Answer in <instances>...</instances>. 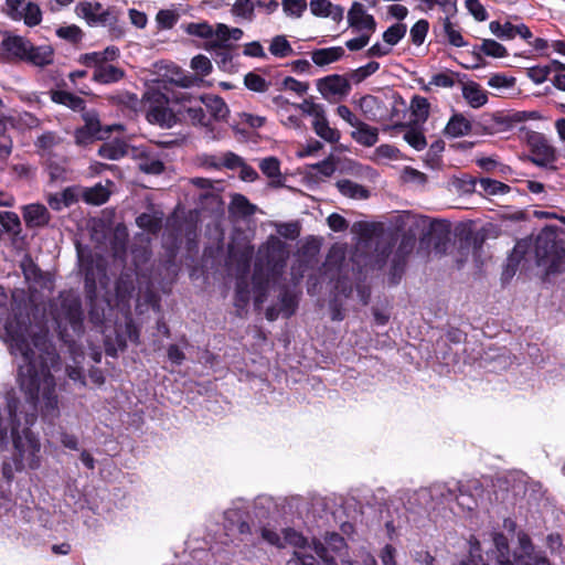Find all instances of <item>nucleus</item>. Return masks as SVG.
Instances as JSON below:
<instances>
[{
  "instance_id": "nucleus-1",
  "label": "nucleus",
  "mask_w": 565,
  "mask_h": 565,
  "mask_svg": "<svg viewBox=\"0 0 565 565\" xmlns=\"http://www.w3.org/2000/svg\"><path fill=\"white\" fill-rule=\"evenodd\" d=\"M21 390L33 402L39 404V411L44 420L54 423L61 415L60 399L56 394V382L49 371H35L26 365L19 372Z\"/></svg>"
},
{
  "instance_id": "nucleus-2",
  "label": "nucleus",
  "mask_w": 565,
  "mask_h": 565,
  "mask_svg": "<svg viewBox=\"0 0 565 565\" xmlns=\"http://www.w3.org/2000/svg\"><path fill=\"white\" fill-rule=\"evenodd\" d=\"M289 249L286 243L276 236H270L257 252L253 279L260 284L280 276L286 267Z\"/></svg>"
},
{
  "instance_id": "nucleus-3",
  "label": "nucleus",
  "mask_w": 565,
  "mask_h": 565,
  "mask_svg": "<svg viewBox=\"0 0 565 565\" xmlns=\"http://www.w3.org/2000/svg\"><path fill=\"white\" fill-rule=\"evenodd\" d=\"M182 28L186 34L205 40L204 49L210 52L230 50L233 42L239 41L244 34L239 28H230L224 23L212 25L205 21L190 22Z\"/></svg>"
},
{
  "instance_id": "nucleus-4",
  "label": "nucleus",
  "mask_w": 565,
  "mask_h": 565,
  "mask_svg": "<svg viewBox=\"0 0 565 565\" xmlns=\"http://www.w3.org/2000/svg\"><path fill=\"white\" fill-rule=\"evenodd\" d=\"M4 340L12 354H20L28 363L34 358V348L45 343V334H35L32 328L20 322L6 324Z\"/></svg>"
},
{
  "instance_id": "nucleus-5",
  "label": "nucleus",
  "mask_w": 565,
  "mask_h": 565,
  "mask_svg": "<svg viewBox=\"0 0 565 565\" xmlns=\"http://www.w3.org/2000/svg\"><path fill=\"white\" fill-rule=\"evenodd\" d=\"M75 13L90 26H107L114 39L124 35V30L117 25L118 12L114 8H104L96 1H81L75 7Z\"/></svg>"
},
{
  "instance_id": "nucleus-6",
  "label": "nucleus",
  "mask_w": 565,
  "mask_h": 565,
  "mask_svg": "<svg viewBox=\"0 0 565 565\" xmlns=\"http://www.w3.org/2000/svg\"><path fill=\"white\" fill-rule=\"evenodd\" d=\"M143 102L149 122L164 128H170L175 124V115L169 107V99L163 93L158 89H148L143 96Z\"/></svg>"
},
{
  "instance_id": "nucleus-7",
  "label": "nucleus",
  "mask_w": 565,
  "mask_h": 565,
  "mask_svg": "<svg viewBox=\"0 0 565 565\" xmlns=\"http://www.w3.org/2000/svg\"><path fill=\"white\" fill-rule=\"evenodd\" d=\"M12 436L17 450V469H36L40 466L41 444L39 439L29 429L23 430L22 435L12 430Z\"/></svg>"
},
{
  "instance_id": "nucleus-8",
  "label": "nucleus",
  "mask_w": 565,
  "mask_h": 565,
  "mask_svg": "<svg viewBox=\"0 0 565 565\" xmlns=\"http://www.w3.org/2000/svg\"><path fill=\"white\" fill-rule=\"evenodd\" d=\"M457 487L447 483H434L428 488L416 491L415 499L425 509H434L437 504L456 501Z\"/></svg>"
},
{
  "instance_id": "nucleus-9",
  "label": "nucleus",
  "mask_w": 565,
  "mask_h": 565,
  "mask_svg": "<svg viewBox=\"0 0 565 565\" xmlns=\"http://www.w3.org/2000/svg\"><path fill=\"white\" fill-rule=\"evenodd\" d=\"M282 542L284 546L289 544L299 548L287 565H316L317 558L312 554V543L307 544V540L300 533L286 529L282 531Z\"/></svg>"
},
{
  "instance_id": "nucleus-10",
  "label": "nucleus",
  "mask_w": 565,
  "mask_h": 565,
  "mask_svg": "<svg viewBox=\"0 0 565 565\" xmlns=\"http://www.w3.org/2000/svg\"><path fill=\"white\" fill-rule=\"evenodd\" d=\"M344 547V539L338 533L327 535L324 544L312 541L313 553L327 565L333 564L335 562V556L340 555Z\"/></svg>"
},
{
  "instance_id": "nucleus-11",
  "label": "nucleus",
  "mask_w": 565,
  "mask_h": 565,
  "mask_svg": "<svg viewBox=\"0 0 565 565\" xmlns=\"http://www.w3.org/2000/svg\"><path fill=\"white\" fill-rule=\"evenodd\" d=\"M348 22L352 29L369 35H372L376 29L375 19L365 11L360 2H354L350 8Z\"/></svg>"
},
{
  "instance_id": "nucleus-12",
  "label": "nucleus",
  "mask_w": 565,
  "mask_h": 565,
  "mask_svg": "<svg viewBox=\"0 0 565 565\" xmlns=\"http://www.w3.org/2000/svg\"><path fill=\"white\" fill-rule=\"evenodd\" d=\"M0 47L8 58L24 62L26 53L31 49V42L24 36L4 33Z\"/></svg>"
},
{
  "instance_id": "nucleus-13",
  "label": "nucleus",
  "mask_w": 565,
  "mask_h": 565,
  "mask_svg": "<svg viewBox=\"0 0 565 565\" xmlns=\"http://www.w3.org/2000/svg\"><path fill=\"white\" fill-rule=\"evenodd\" d=\"M85 126L81 129H77L75 132V138L77 143H83L89 137H95L97 139H104L106 135H108L114 129H121L119 125L107 126L105 130L102 129L100 122L96 115L86 114L85 115Z\"/></svg>"
},
{
  "instance_id": "nucleus-14",
  "label": "nucleus",
  "mask_w": 565,
  "mask_h": 565,
  "mask_svg": "<svg viewBox=\"0 0 565 565\" xmlns=\"http://www.w3.org/2000/svg\"><path fill=\"white\" fill-rule=\"evenodd\" d=\"M22 216L28 228H40L49 224V210L40 203L26 204L22 207Z\"/></svg>"
},
{
  "instance_id": "nucleus-15",
  "label": "nucleus",
  "mask_w": 565,
  "mask_h": 565,
  "mask_svg": "<svg viewBox=\"0 0 565 565\" xmlns=\"http://www.w3.org/2000/svg\"><path fill=\"white\" fill-rule=\"evenodd\" d=\"M131 156L138 161V168L149 174H159L163 171V162L145 148H131Z\"/></svg>"
},
{
  "instance_id": "nucleus-16",
  "label": "nucleus",
  "mask_w": 565,
  "mask_h": 565,
  "mask_svg": "<svg viewBox=\"0 0 565 565\" xmlns=\"http://www.w3.org/2000/svg\"><path fill=\"white\" fill-rule=\"evenodd\" d=\"M94 67L93 79L100 84L117 83L125 76V71L110 63L85 64Z\"/></svg>"
},
{
  "instance_id": "nucleus-17",
  "label": "nucleus",
  "mask_w": 565,
  "mask_h": 565,
  "mask_svg": "<svg viewBox=\"0 0 565 565\" xmlns=\"http://www.w3.org/2000/svg\"><path fill=\"white\" fill-rule=\"evenodd\" d=\"M531 162L539 167H547L555 161V151L541 136L534 139L530 156Z\"/></svg>"
},
{
  "instance_id": "nucleus-18",
  "label": "nucleus",
  "mask_w": 565,
  "mask_h": 565,
  "mask_svg": "<svg viewBox=\"0 0 565 565\" xmlns=\"http://www.w3.org/2000/svg\"><path fill=\"white\" fill-rule=\"evenodd\" d=\"M310 11L318 18H330L334 22H340L344 15V9L329 0H311Z\"/></svg>"
},
{
  "instance_id": "nucleus-19",
  "label": "nucleus",
  "mask_w": 565,
  "mask_h": 565,
  "mask_svg": "<svg viewBox=\"0 0 565 565\" xmlns=\"http://www.w3.org/2000/svg\"><path fill=\"white\" fill-rule=\"evenodd\" d=\"M54 61V50L51 45L44 44L35 46L31 43V49L26 53L24 62L38 67L51 65Z\"/></svg>"
},
{
  "instance_id": "nucleus-20",
  "label": "nucleus",
  "mask_w": 565,
  "mask_h": 565,
  "mask_svg": "<svg viewBox=\"0 0 565 565\" xmlns=\"http://www.w3.org/2000/svg\"><path fill=\"white\" fill-rule=\"evenodd\" d=\"M318 88L323 95H345L350 85L342 76L330 75L319 81Z\"/></svg>"
},
{
  "instance_id": "nucleus-21",
  "label": "nucleus",
  "mask_w": 565,
  "mask_h": 565,
  "mask_svg": "<svg viewBox=\"0 0 565 565\" xmlns=\"http://www.w3.org/2000/svg\"><path fill=\"white\" fill-rule=\"evenodd\" d=\"M201 104L210 114V118L215 120H225L230 114V109L225 102L216 95H204L201 97Z\"/></svg>"
},
{
  "instance_id": "nucleus-22",
  "label": "nucleus",
  "mask_w": 565,
  "mask_h": 565,
  "mask_svg": "<svg viewBox=\"0 0 565 565\" xmlns=\"http://www.w3.org/2000/svg\"><path fill=\"white\" fill-rule=\"evenodd\" d=\"M351 137L359 145L364 147H373L379 141V129L363 121H360L351 132Z\"/></svg>"
},
{
  "instance_id": "nucleus-23",
  "label": "nucleus",
  "mask_w": 565,
  "mask_h": 565,
  "mask_svg": "<svg viewBox=\"0 0 565 565\" xmlns=\"http://www.w3.org/2000/svg\"><path fill=\"white\" fill-rule=\"evenodd\" d=\"M98 154L107 160H119L125 156L131 154V149L124 140L115 139L102 145Z\"/></svg>"
},
{
  "instance_id": "nucleus-24",
  "label": "nucleus",
  "mask_w": 565,
  "mask_h": 565,
  "mask_svg": "<svg viewBox=\"0 0 565 565\" xmlns=\"http://www.w3.org/2000/svg\"><path fill=\"white\" fill-rule=\"evenodd\" d=\"M462 96L472 108H480L488 100L487 93L475 82H468L462 85Z\"/></svg>"
},
{
  "instance_id": "nucleus-25",
  "label": "nucleus",
  "mask_w": 565,
  "mask_h": 565,
  "mask_svg": "<svg viewBox=\"0 0 565 565\" xmlns=\"http://www.w3.org/2000/svg\"><path fill=\"white\" fill-rule=\"evenodd\" d=\"M312 128L315 132L327 142L335 143L341 138L340 131L329 126L326 111L321 115V117L319 116L312 120Z\"/></svg>"
},
{
  "instance_id": "nucleus-26",
  "label": "nucleus",
  "mask_w": 565,
  "mask_h": 565,
  "mask_svg": "<svg viewBox=\"0 0 565 565\" xmlns=\"http://www.w3.org/2000/svg\"><path fill=\"white\" fill-rule=\"evenodd\" d=\"M472 125L462 114H455L450 117L445 127L446 135L457 138L470 134Z\"/></svg>"
},
{
  "instance_id": "nucleus-27",
  "label": "nucleus",
  "mask_w": 565,
  "mask_h": 565,
  "mask_svg": "<svg viewBox=\"0 0 565 565\" xmlns=\"http://www.w3.org/2000/svg\"><path fill=\"white\" fill-rule=\"evenodd\" d=\"M344 55L341 46L319 49L312 52L311 60L318 66H324L339 61Z\"/></svg>"
},
{
  "instance_id": "nucleus-28",
  "label": "nucleus",
  "mask_w": 565,
  "mask_h": 565,
  "mask_svg": "<svg viewBox=\"0 0 565 565\" xmlns=\"http://www.w3.org/2000/svg\"><path fill=\"white\" fill-rule=\"evenodd\" d=\"M180 113L183 118L192 125L209 127L211 124L210 117L205 114L204 108L200 104L183 106Z\"/></svg>"
},
{
  "instance_id": "nucleus-29",
  "label": "nucleus",
  "mask_w": 565,
  "mask_h": 565,
  "mask_svg": "<svg viewBox=\"0 0 565 565\" xmlns=\"http://www.w3.org/2000/svg\"><path fill=\"white\" fill-rule=\"evenodd\" d=\"M335 185L339 192L347 198L354 200H364L369 198V190L351 180H339Z\"/></svg>"
},
{
  "instance_id": "nucleus-30",
  "label": "nucleus",
  "mask_w": 565,
  "mask_h": 565,
  "mask_svg": "<svg viewBox=\"0 0 565 565\" xmlns=\"http://www.w3.org/2000/svg\"><path fill=\"white\" fill-rule=\"evenodd\" d=\"M119 56V49L116 46H107L102 52L86 53L81 56L79 61L83 64H98L109 63L115 61Z\"/></svg>"
},
{
  "instance_id": "nucleus-31",
  "label": "nucleus",
  "mask_w": 565,
  "mask_h": 565,
  "mask_svg": "<svg viewBox=\"0 0 565 565\" xmlns=\"http://www.w3.org/2000/svg\"><path fill=\"white\" fill-rule=\"evenodd\" d=\"M51 98L54 103L64 105L73 110H83L85 108V102L79 96H76L65 90H54L51 94Z\"/></svg>"
},
{
  "instance_id": "nucleus-32",
  "label": "nucleus",
  "mask_w": 565,
  "mask_h": 565,
  "mask_svg": "<svg viewBox=\"0 0 565 565\" xmlns=\"http://www.w3.org/2000/svg\"><path fill=\"white\" fill-rule=\"evenodd\" d=\"M475 184L479 185L480 192L484 195H503L511 190L508 184L489 178H480Z\"/></svg>"
},
{
  "instance_id": "nucleus-33",
  "label": "nucleus",
  "mask_w": 565,
  "mask_h": 565,
  "mask_svg": "<svg viewBox=\"0 0 565 565\" xmlns=\"http://www.w3.org/2000/svg\"><path fill=\"white\" fill-rule=\"evenodd\" d=\"M225 527L233 530L234 527L241 534L250 533V527L246 521L243 520V512L239 509H231L225 512Z\"/></svg>"
},
{
  "instance_id": "nucleus-34",
  "label": "nucleus",
  "mask_w": 565,
  "mask_h": 565,
  "mask_svg": "<svg viewBox=\"0 0 565 565\" xmlns=\"http://www.w3.org/2000/svg\"><path fill=\"white\" fill-rule=\"evenodd\" d=\"M270 54L278 58L289 57L295 54L294 49L285 35H276L271 39L269 47Z\"/></svg>"
},
{
  "instance_id": "nucleus-35",
  "label": "nucleus",
  "mask_w": 565,
  "mask_h": 565,
  "mask_svg": "<svg viewBox=\"0 0 565 565\" xmlns=\"http://www.w3.org/2000/svg\"><path fill=\"white\" fill-rule=\"evenodd\" d=\"M110 195V191L106 185L100 183L95 184L92 188H87L83 192L84 200L87 203L100 205L105 203Z\"/></svg>"
},
{
  "instance_id": "nucleus-36",
  "label": "nucleus",
  "mask_w": 565,
  "mask_h": 565,
  "mask_svg": "<svg viewBox=\"0 0 565 565\" xmlns=\"http://www.w3.org/2000/svg\"><path fill=\"white\" fill-rule=\"evenodd\" d=\"M403 138L412 148L417 151L424 150L427 146L424 132L416 127H406Z\"/></svg>"
},
{
  "instance_id": "nucleus-37",
  "label": "nucleus",
  "mask_w": 565,
  "mask_h": 565,
  "mask_svg": "<svg viewBox=\"0 0 565 565\" xmlns=\"http://www.w3.org/2000/svg\"><path fill=\"white\" fill-rule=\"evenodd\" d=\"M359 107L369 120H376L380 109V100L371 95L363 96L359 102Z\"/></svg>"
},
{
  "instance_id": "nucleus-38",
  "label": "nucleus",
  "mask_w": 565,
  "mask_h": 565,
  "mask_svg": "<svg viewBox=\"0 0 565 565\" xmlns=\"http://www.w3.org/2000/svg\"><path fill=\"white\" fill-rule=\"evenodd\" d=\"M231 211L241 216H248L255 212V206L242 194H234L231 201Z\"/></svg>"
},
{
  "instance_id": "nucleus-39",
  "label": "nucleus",
  "mask_w": 565,
  "mask_h": 565,
  "mask_svg": "<svg viewBox=\"0 0 565 565\" xmlns=\"http://www.w3.org/2000/svg\"><path fill=\"white\" fill-rule=\"evenodd\" d=\"M0 224L7 232L12 234L17 235L21 232V222L18 214L14 212H0Z\"/></svg>"
},
{
  "instance_id": "nucleus-40",
  "label": "nucleus",
  "mask_w": 565,
  "mask_h": 565,
  "mask_svg": "<svg viewBox=\"0 0 565 565\" xmlns=\"http://www.w3.org/2000/svg\"><path fill=\"white\" fill-rule=\"evenodd\" d=\"M21 20L29 26L38 25L42 20L41 10L38 4L28 2L21 12Z\"/></svg>"
},
{
  "instance_id": "nucleus-41",
  "label": "nucleus",
  "mask_w": 565,
  "mask_h": 565,
  "mask_svg": "<svg viewBox=\"0 0 565 565\" xmlns=\"http://www.w3.org/2000/svg\"><path fill=\"white\" fill-rule=\"evenodd\" d=\"M259 169L270 179H279L281 177L280 162L275 157H268L260 161Z\"/></svg>"
},
{
  "instance_id": "nucleus-42",
  "label": "nucleus",
  "mask_w": 565,
  "mask_h": 565,
  "mask_svg": "<svg viewBox=\"0 0 565 565\" xmlns=\"http://www.w3.org/2000/svg\"><path fill=\"white\" fill-rule=\"evenodd\" d=\"M406 25L396 23L383 33V40L388 45H396L406 34Z\"/></svg>"
},
{
  "instance_id": "nucleus-43",
  "label": "nucleus",
  "mask_w": 565,
  "mask_h": 565,
  "mask_svg": "<svg viewBox=\"0 0 565 565\" xmlns=\"http://www.w3.org/2000/svg\"><path fill=\"white\" fill-rule=\"evenodd\" d=\"M190 66L198 75L201 76L210 75L213 70L210 58L203 54L193 56Z\"/></svg>"
},
{
  "instance_id": "nucleus-44",
  "label": "nucleus",
  "mask_w": 565,
  "mask_h": 565,
  "mask_svg": "<svg viewBox=\"0 0 565 565\" xmlns=\"http://www.w3.org/2000/svg\"><path fill=\"white\" fill-rule=\"evenodd\" d=\"M137 225L150 233H156L161 227V217L156 214L143 213L136 220Z\"/></svg>"
},
{
  "instance_id": "nucleus-45",
  "label": "nucleus",
  "mask_w": 565,
  "mask_h": 565,
  "mask_svg": "<svg viewBox=\"0 0 565 565\" xmlns=\"http://www.w3.org/2000/svg\"><path fill=\"white\" fill-rule=\"evenodd\" d=\"M412 111L418 121H425L429 115V103L425 97L415 96L412 99Z\"/></svg>"
},
{
  "instance_id": "nucleus-46",
  "label": "nucleus",
  "mask_w": 565,
  "mask_h": 565,
  "mask_svg": "<svg viewBox=\"0 0 565 565\" xmlns=\"http://www.w3.org/2000/svg\"><path fill=\"white\" fill-rule=\"evenodd\" d=\"M444 32L448 39V42L457 47H461L466 45V42L455 25L451 23L449 18H446L443 23Z\"/></svg>"
},
{
  "instance_id": "nucleus-47",
  "label": "nucleus",
  "mask_w": 565,
  "mask_h": 565,
  "mask_svg": "<svg viewBox=\"0 0 565 565\" xmlns=\"http://www.w3.org/2000/svg\"><path fill=\"white\" fill-rule=\"evenodd\" d=\"M244 84L248 89L257 93H264L269 87V83L264 77L252 72L245 75Z\"/></svg>"
},
{
  "instance_id": "nucleus-48",
  "label": "nucleus",
  "mask_w": 565,
  "mask_h": 565,
  "mask_svg": "<svg viewBox=\"0 0 565 565\" xmlns=\"http://www.w3.org/2000/svg\"><path fill=\"white\" fill-rule=\"evenodd\" d=\"M513 26L514 24L511 22L500 23L499 21H491L489 24L491 33L503 40L514 39Z\"/></svg>"
},
{
  "instance_id": "nucleus-49",
  "label": "nucleus",
  "mask_w": 565,
  "mask_h": 565,
  "mask_svg": "<svg viewBox=\"0 0 565 565\" xmlns=\"http://www.w3.org/2000/svg\"><path fill=\"white\" fill-rule=\"evenodd\" d=\"M480 49L486 55L492 57H504L508 55L507 49L499 42L491 39L483 40Z\"/></svg>"
},
{
  "instance_id": "nucleus-50",
  "label": "nucleus",
  "mask_w": 565,
  "mask_h": 565,
  "mask_svg": "<svg viewBox=\"0 0 565 565\" xmlns=\"http://www.w3.org/2000/svg\"><path fill=\"white\" fill-rule=\"evenodd\" d=\"M292 107L299 109L302 114L311 116L313 119L324 113V108L322 105L312 102L311 99H305L300 104H292Z\"/></svg>"
},
{
  "instance_id": "nucleus-51",
  "label": "nucleus",
  "mask_w": 565,
  "mask_h": 565,
  "mask_svg": "<svg viewBox=\"0 0 565 565\" xmlns=\"http://www.w3.org/2000/svg\"><path fill=\"white\" fill-rule=\"evenodd\" d=\"M282 10L287 15L300 18L307 9L306 0H282Z\"/></svg>"
},
{
  "instance_id": "nucleus-52",
  "label": "nucleus",
  "mask_w": 565,
  "mask_h": 565,
  "mask_svg": "<svg viewBox=\"0 0 565 565\" xmlns=\"http://www.w3.org/2000/svg\"><path fill=\"white\" fill-rule=\"evenodd\" d=\"M551 72V65H536L529 67L526 70V75L535 84H542L547 79Z\"/></svg>"
},
{
  "instance_id": "nucleus-53",
  "label": "nucleus",
  "mask_w": 565,
  "mask_h": 565,
  "mask_svg": "<svg viewBox=\"0 0 565 565\" xmlns=\"http://www.w3.org/2000/svg\"><path fill=\"white\" fill-rule=\"evenodd\" d=\"M56 34L58 38L67 40L72 43H77L83 38V31L75 24L58 28L56 30Z\"/></svg>"
},
{
  "instance_id": "nucleus-54",
  "label": "nucleus",
  "mask_w": 565,
  "mask_h": 565,
  "mask_svg": "<svg viewBox=\"0 0 565 565\" xmlns=\"http://www.w3.org/2000/svg\"><path fill=\"white\" fill-rule=\"evenodd\" d=\"M380 64L375 61H371L364 66H361L352 72L351 79L354 83H361L370 75L374 74L376 71H379Z\"/></svg>"
},
{
  "instance_id": "nucleus-55",
  "label": "nucleus",
  "mask_w": 565,
  "mask_h": 565,
  "mask_svg": "<svg viewBox=\"0 0 565 565\" xmlns=\"http://www.w3.org/2000/svg\"><path fill=\"white\" fill-rule=\"evenodd\" d=\"M179 14L172 10H160L157 13L156 21L161 29H171L178 22Z\"/></svg>"
},
{
  "instance_id": "nucleus-56",
  "label": "nucleus",
  "mask_w": 565,
  "mask_h": 565,
  "mask_svg": "<svg viewBox=\"0 0 565 565\" xmlns=\"http://www.w3.org/2000/svg\"><path fill=\"white\" fill-rule=\"evenodd\" d=\"M428 32V22L426 20L417 21L411 29V38L414 44L420 45L425 41Z\"/></svg>"
},
{
  "instance_id": "nucleus-57",
  "label": "nucleus",
  "mask_w": 565,
  "mask_h": 565,
  "mask_svg": "<svg viewBox=\"0 0 565 565\" xmlns=\"http://www.w3.org/2000/svg\"><path fill=\"white\" fill-rule=\"evenodd\" d=\"M466 8L477 21H486L488 13L479 0H465Z\"/></svg>"
},
{
  "instance_id": "nucleus-58",
  "label": "nucleus",
  "mask_w": 565,
  "mask_h": 565,
  "mask_svg": "<svg viewBox=\"0 0 565 565\" xmlns=\"http://www.w3.org/2000/svg\"><path fill=\"white\" fill-rule=\"evenodd\" d=\"M60 142V138L55 132L46 131L38 137L35 146L43 150H50Z\"/></svg>"
},
{
  "instance_id": "nucleus-59",
  "label": "nucleus",
  "mask_w": 565,
  "mask_h": 565,
  "mask_svg": "<svg viewBox=\"0 0 565 565\" xmlns=\"http://www.w3.org/2000/svg\"><path fill=\"white\" fill-rule=\"evenodd\" d=\"M402 178L405 182L415 183L418 185H424L427 181V177L423 172L411 167H406L403 170Z\"/></svg>"
},
{
  "instance_id": "nucleus-60",
  "label": "nucleus",
  "mask_w": 565,
  "mask_h": 565,
  "mask_svg": "<svg viewBox=\"0 0 565 565\" xmlns=\"http://www.w3.org/2000/svg\"><path fill=\"white\" fill-rule=\"evenodd\" d=\"M399 154V150L392 145H381L374 151V156L377 159L398 160Z\"/></svg>"
},
{
  "instance_id": "nucleus-61",
  "label": "nucleus",
  "mask_w": 565,
  "mask_h": 565,
  "mask_svg": "<svg viewBox=\"0 0 565 565\" xmlns=\"http://www.w3.org/2000/svg\"><path fill=\"white\" fill-rule=\"evenodd\" d=\"M488 85L492 88H511L515 85V78L494 74L489 78Z\"/></svg>"
},
{
  "instance_id": "nucleus-62",
  "label": "nucleus",
  "mask_w": 565,
  "mask_h": 565,
  "mask_svg": "<svg viewBox=\"0 0 565 565\" xmlns=\"http://www.w3.org/2000/svg\"><path fill=\"white\" fill-rule=\"evenodd\" d=\"M430 85L437 87H452L455 85V74L454 73H438L431 76L429 82Z\"/></svg>"
},
{
  "instance_id": "nucleus-63",
  "label": "nucleus",
  "mask_w": 565,
  "mask_h": 565,
  "mask_svg": "<svg viewBox=\"0 0 565 565\" xmlns=\"http://www.w3.org/2000/svg\"><path fill=\"white\" fill-rule=\"evenodd\" d=\"M282 86L285 89L295 92L297 95H300V96L306 94L309 88L307 83L297 81L296 78L290 77V76L286 77L282 81Z\"/></svg>"
},
{
  "instance_id": "nucleus-64",
  "label": "nucleus",
  "mask_w": 565,
  "mask_h": 565,
  "mask_svg": "<svg viewBox=\"0 0 565 565\" xmlns=\"http://www.w3.org/2000/svg\"><path fill=\"white\" fill-rule=\"evenodd\" d=\"M476 162L486 172H494L499 168L501 170L504 168L494 157H479Z\"/></svg>"
}]
</instances>
